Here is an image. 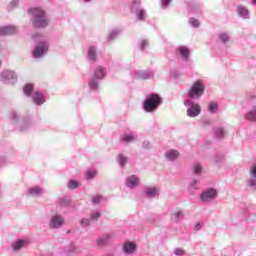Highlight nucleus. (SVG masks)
Returning <instances> with one entry per match:
<instances>
[{"mask_svg": "<svg viewBox=\"0 0 256 256\" xmlns=\"http://www.w3.org/2000/svg\"><path fill=\"white\" fill-rule=\"evenodd\" d=\"M177 52L180 54L183 60H189L190 50L187 46H178Z\"/></svg>", "mask_w": 256, "mask_h": 256, "instance_id": "17", "label": "nucleus"}, {"mask_svg": "<svg viewBox=\"0 0 256 256\" xmlns=\"http://www.w3.org/2000/svg\"><path fill=\"white\" fill-rule=\"evenodd\" d=\"M33 39L37 44L33 50L34 58H41L49 50V40L43 34H33Z\"/></svg>", "mask_w": 256, "mask_h": 256, "instance_id": "1", "label": "nucleus"}, {"mask_svg": "<svg viewBox=\"0 0 256 256\" xmlns=\"http://www.w3.org/2000/svg\"><path fill=\"white\" fill-rule=\"evenodd\" d=\"M145 193L147 197H156L159 195L158 187H146Z\"/></svg>", "mask_w": 256, "mask_h": 256, "instance_id": "25", "label": "nucleus"}, {"mask_svg": "<svg viewBox=\"0 0 256 256\" xmlns=\"http://www.w3.org/2000/svg\"><path fill=\"white\" fill-rule=\"evenodd\" d=\"M137 248L138 245L134 241H125V243H123L122 250L125 255H134V253L137 251Z\"/></svg>", "mask_w": 256, "mask_h": 256, "instance_id": "10", "label": "nucleus"}, {"mask_svg": "<svg viewBox=\"0 0 256 256\" xmlns=\"http://www.w3.org/2000/svg\"><path fill=\"white\" fill-rule=\"evenodd\" d=\"M252 178L248 179V185L251 189H256V164L251 168Z\"/></svg>", "mask_w": 256, "mask_h": 256, "instance_id": "21", "label": "nucleus"}, {"mask_svg": "<svg viewBox=\"0 0 256 256\" xmlns=\"http://www.w3.org/2000/svg\"><path fill=\"white\" fill-rule=\"evenodd\" d=\"M204 92H205V85L201 80H197L196 82H194V84H192L188 92V96L189 98H201Z\"/></svg>", "mask_w": 256, "mask_h": 256, "instance_id": "5", "label": "nucleus"}, {"mask_svg": "<svg viewBox=\"0 0 256 256\" xmlns=\"http://www.w3.org/2000/svg\"><path fill=\"white\" fill-rule=\"evenodd\" d=\"M174 255L184 256L185 255V249H181L180 247H176V249H174Z\"/></svg>", "mask_w": 256, "mask_h": 256, "instance_id": "40", "label": "nucleus"}, {"mask_svg": "<svg viewBox=\"0 0 256 256\" xmlns=\"http://www.w3.org/2000/svg\"><path fill=\"white\" fill-rule=\"evenodd\" d=\"M76 249V245H74V243H71L70 245H68V247H65L64 252L66 255H72L73 253H75Z\"/></svg>", "mask_w": 256, "mask_h": 256, "instance_id": "28", "label": "nucleus"}, {"mask_svg": "<svg viewBox=\"0 0 256 256\" xmlns=\"http://www.w3.org/2000/svg\"><path fill=\"white\" fill-rule=\"evenodd\" d=\"M101 199H102L101 195H95V197H93L92 201L94 204H97V203H100Z\"/></svg>", "mask_w": 256, "mask_h": 256, "instance_id": "48", "label": "nucleus"}, {"mask_svg": "<svg viewBox=\"0 0 256 256\" xmlns=\"http://www.w3.org/2000/svg\"><path fill=\"white\" fill-rule=\"evenodd\" d=\"M189 23L192 27H200V22L198 21V19L192 18L190 19Z\"/></svg>", "mask_w": 256, "mask_h": 256, "instance_id": "44", "label": "nucleus"}, {"mask_svg": "<svg viewBox=\"0 0 256 256\" xmlns=\"http://www.w3.org/2000/svg\"><path fill=\"white\" fill-rule=\"evenodd\" d=\"M253 5H256V0H252Z\"/></svg>", "mask_w": 256, "mask_h": 256, "instance_id": "53", "label": "nucleus"}, {"mask_svg": "<svg viewBox=\"0 0 256 256\" xmlns=\"http://www.w3.org/2000/svg\"><path fill=\"white\" fill-rule=\"evenodd\" d=\"M109 241H111V235L106 234L102 237H98V239H96V244L98 245V247H104L109 243Z\"/></svg>", "mask_w": 256, "mask_h": 256, "instance_id": "19", "label": "nucleus"}, {"mask_svg": "<svg viewBox=\"0 0 256 256\" xmlns=\"http://www.w3.org/2000/svg\"><path fill=\"white\" fill-rule=\"evenodd\" d=\"M119 33L120 30H111L107 40H114L115 38L119 37Z\"/></svg>", "mask_w": 256, "mask_h": 256, "instance_id": "33", "label": "nucleus"}, {"mask_svg": "<svg viewBox=\"0 0 256 256\" xmlns=\"http://www.w3.org/2000/svg\"><path fill=\"white\" fill-rule=\"evenodd\" d=\"M202 171H203V166H201V164L199 163L194 164V173H196L197 175H200Z\"/></svg>", "mask_w": 256, "mask_h": 256, "instance_id": "38", "label": "nucleus"}, {"mask_svg": "<svg viewBox=\"0 0 256 256\" xmlns=\"http://www.w3.org/2000/svg\"><path fill=\"white\" fill-rule=\"evenodd\" d=\"M184 216L185 215H184L183 211H181V210L175 211V213H174V219L176 222H179L181 219H183Z\"/></svg>", "mask_w": 256, "mask_h": 256, "instance_id": "36", "label": "nucleus"}, {"mask_svg": "<svg viewBox=\"0 0 256 256\" xmlns=\"http://www.w3.org/2000/svg\"><path fill=\"white\" fill-rule=\"evenodd\" d=\"M154 72L151 70H135L134 77L140 78L142 80H148L149 78H153Z\"/></svg>", "mask_w": 256, "mask_h": 256, "instance_id": "13", "label": "nucleus"}, {"mask_svg": "<svg viewBox=\"0 0 256 256\" xmlns=\"http://www.w3.org/2000/svg\"><path fill=\"white\" fill-rule=\"evenodd\" d=\"M19 5V0H13L10 2V5H8L9 9H13L14 7H17Z\"/></svg>", "mask_w": 256, "mask_h": 256, "instance_id": "47", "label": "nucleus"}, {"mask_svg": "<svg viewBox=\"0 0 256 256\" xmlns=\"http://www.w3.org/2000/svg\"><path fill=\"white\" fill-rule=\"evenodd\" d=\"M246 118L250 122H256V106H253L252 109L247 112Z\"/></svg>", "mask_w": 256, "mask_h": 256, "instance_id": "27", "label": "nucleus"}, {"mask_svg": "<svg viewBox=\"0 0 256 256\" xmlns=\"http://www.w3.org/2000/svg\"><path fill=\"white\" fill-rule=\"evenodd\" d=\"M17 33L16 26H0V35H15Z\"/></svg>", "mask_w": 256, "mask_h": 256, "instance_id": "15", "label": "nucleus"}, {"mask_svg": "<svg viewBox=\"0 0 256 256\" xmlns=\"http://www.w3.org/2000/svg\"><path fill=\"white\" fill-rule=\"evenodd\" d=\"M99 217H101L100 211H92V213H91V219L97 220V219H99Z\"/></svg>", "mask_w": 256, "mask_h": 256, "instance_id": "45", "label": "nucleus"}, {"mask_svg": "<svg viewBox=\"0 0 256 256\" xmlns=\"http://www.w3.org/2000/svg\"><path fill=\"white\" fill-rule=\"evenodd\" d=\"M172 0H162V7L166 8L169 7Z\"/></svg>", "mask_w": 256, "mask_h": 256, "instance_id": "50", "label": "nucleus"}, {"mask_svg": "<svg viewBox=\"0 0 256 256\" xmlns=\"http://www.w3.org/2000/svg\"><path fill=\"white\" fill-rule=\"evenodd\" d=\"M163 100L159 94H150L144 101V110L154 112L162 104Z\"/></svg>", "mask_w": 256, "mask_h": 256, "instance_id": "3", "label": "nucleus"}, {"mask_svg": "<svg viewBox=\"0 0 256 256\" xmlns=\"http://www.w3.org/2000/svg\"><path fill=\"white\" fill-rule=\"evenodd\" d=\"M198 184V179H193L189 184V189H196Z\"/></svg>", "mask_w": 256, "mask_h": 256, "instance_id": "46", "label": "nucleus"}, {"mask_svg": "<svg viewBox=\"0 0 256 256\" xmlns=\"http://www.w3.org/2000/svg\"><path fill=\"white\" fill-rule=\"evenodd\" d=\"M217 189L214 187H211L210 189H205V191H202L200 195V199L202 201H211L212 199H215L217 197Z\"/></svg>", "mask_w": 256, "mask_h": 256, "instance_id": "11", "label": "nucleus"}, {"mask_svg": "<svg viewBox=\"0 0 256 256\" xmlns=\"http://www.w3.org/2000/svg\"><path fill=\"white\" fill-rule=\"evenodd\" d=\"M32 124H31V120L30 119H26V120H21L19 122V130L21 132H25L26 130H29V128H31Z\"/></svg>", "mask_w": 256, "mask_h": 256, "instance_id": "23", "label": "nucleus"}, {"mask_svg": "<svg viewBox=\"0 0 256 256\" xmlns=\"http://www.w3.org/2000/svg\"><path fill=\"white\" fill-rule=\"evenodd\" d=\"M177 158H179V152L177 150H168V152H166L167 160L174 161L177 160Z\"/></svg>", "mask_w": 256, "mask_h": 256, "instance_id": "26", "label": "nucleus"}, {"mask_svg": "<svg viewBox=\"0 0 256 256\" xmlns=\"http://www.w3.org/2000/svg\"><path fill=\"white\" fill-rule=\"evenodd\" d=\"M184 104L187 106V116L190 118H196L199 116V114H201L200 104L193 102V100H185Z\"/></svg>", "mask_w": 256, "mask_h": 256, "instance_id": "6", "label": "nucleus"}, {"mask_svg": "<svg viewBox=\"0 0 256 256\" xmlns=\"http://www.w3.org/2000/svg\"><path fill=\"white\" fill-rule=\"evenodd\" d=\"M79 186V181H76L75 179H70L68 182L69 189H76Z\"/></svg>", "mask_w": 256, "mask_h": 256, "instance_id": "35", "label": "nucleus"}, {"mask_svg": "<svg viewBox=\"0 0 256 256\" xmlns=\"http://www.w3.org/2000/svg\"><path fill=\"white\" fill-rule=\"evenodd\" d=\"M218 38L224 42V44H226L229 41V36L228 34H226V32H220V34H218Z\"/></svg>", "mask_w": 256, "mask_h": 256, "instance_id": "34", "label": "nucleus"}, {"mask_svg": "<svg viewBox=\"0 0 256 256\" xmlns=\"http://www.w3.org/2000/svg\"><path fill=\"white\" fill-rule=\"evenodd\" d=\"M143 148H150L151 144L150 142H143Z\"/></svg>", "mask_w": 256, "mask_h": 256, "instance_id": "51", "label": "nucleus"}, {"mask_svg": "<svg viewBox=\"0 0 256 256\" xmlns=\"http://www.w3.org/2000/svg\"><path fill=\"white\" fill-rule=\"evenodd\" d=\"M33 90H34L33 84H26L24 86V94H26V96H30Z\"/></svg>", "mask_w": 256, "mask_h": 256, "instance_id": "31", "label": "nucleus"}, {"mask_svg": "<svg viewBox=\"0 0 256 256\" xmlns=\"http://www.w3.org/2000/svg\"><path fill=\"white\" fill-rule=\"evenodd\" d=\"M29 13L33 16L32 24L34 27H37V29H42V27H47L49 22L47 19V15H45V11L35 8V9H30Z\"/></svg>", "mask_w": 256, "mask_h": 256, "instance_id": "2", "label": "nucleus"}, {"mask_svg": "<svg viewBox=\"0 0 256 256\" xmlns=\"http://www.w3.org/2000/svg\"><path fill=\"white\" fill-rule=\"evenodd\" d=\"M204 223L202 221H198L196 224H195V229L196 231H200V229H202Z\"/></svg>", "mask_w": 256, "mask_h": 256, "instance_id": "49", "label": "nucleus"}, {"mask_svg": "<svg viewBox=\"0 0 256 256\" xmlns=\"http://www.w3.org/2000/svg\"><path fill=\"white\" fill-rule=\"evenodd\" d=\"M106 74L105 68L103 66H97L94 70V76L89 80L90 90H98L99 82L104 78Z\"/></svg>", "mask_w": 256, "mask_h": 256, "instance_id": "4", "label": "nucleus"}, {"mask_svg": "<svg viewBox=\"0 0 256 256\" xmlns=\"http://www.w3.org/2000/svg\"><path fill=\"white\" fill-rule=\"evenodd\" d=\"M28 245L29 239H17L16 241H13L12 249L13 251H20L21 249H24V247H28Z\"/></svg>", "mask_w": 256, "mask_h": 256, "instance_id": "14", "label": "nucleus"}, {"mask_svg": "<svg viewBox=\"0 0 256 256\" xmlns=\"http://www.w3.org/2000/svg\"><path fill=\"white\" fill-rule=\"evenodd\" d=\"M64 223L65 219L63 215H59V213H55L50 219L51 229H59L60 227H62V225H64Z\"/></svg>", "mask_w": 256, "mask_h": 256, "instance_id": "9", "label": "nucleus"}, {"mask_svg": "<svg viewBox=\"0 0 256 256\" xmlns=\"http://www.w3.org/2000/svg\"><path fill=\"white\" fill-rule=\"evenodd\" d=\"M96 170H87L86 172V179H92V177H94V175H96Z\"/></svg>", "mask_w": 256, "mask_h": 256, "instance_id": "43", "label": "nucleus"}, {"mask_svg": "<svg viewBox=\"0 0 256 256\" xmlns=\"http://www.w3.org/2000/svg\"><path fill=\"white\" fill-rule=\"evenodd\" d=\"M58 203L64 207L70 205L71 201L70 199H67V197H60V199H58Z\"/></svg>", "mask_w": 256, "mask_h": 256, "instance_id": "32", "label": "nucleus"}, {"mask_svg": "<svg viewBox=\"0 0 256 256\" xmlns=\"http://www.w3.org/2000/svg\"><path fill=\"white\" fill-rule=\"evenodd\" d=\"M215 162H220V160L218 158H215Z\"/></svg>", "mask_w": 256, "mask_h": 256, "instance_id": "54", "label": "nucleus"}, {"mask_svg": "<svg viewBox=\"0 0 256 256\" xmlns=\"http://www.w3.org/2000/svg\"><path fill=\"white\" fill-rule=\"evenodd\" d=\"M214 134H215L216 138H219V139L224 138L225 130H224V128H216L214 130Z\"/></svg>", "mask_w": 256, "mask_h": 256, "instance_id": "30", "label": "nucleus"}, {"mask_svg": "<svg viewBox=\"0 0 256 256\" xmlns=\"http://www.w3.org/2000/svg\"><path fill=\"white\" fill-rule=\"evenodd\" d=\"M147 46H149V40H147V39H142V40L140 41V48H141V50H145V48H146Z\"/></svg>", "mask_w": 256, "mask_h": 256, "instance_id": "42", "label": "nucleus"}, {"mask_svg": "<svg viewBox=\"0 0 256 256\" xmlns=\"http://www.w3.org/2000/svg\"><path fill=\"white\" fill-rule=\"evenodd\" d=\"M97 46L91 45L87 50V58L95 62L97 60Z\"/></svg>", "mask_w": 256, "mask_h": 256, "instance_id": "16", "label": "nucleus"}, {"mask_svg": "<svg viewBox=\"0 0 256 256\" xmlns=\"http://www.w3.org/2000/svg\"><path fill=\"white\" fill-rule=\"evenodd\" d=\"M140 3H141V0L133 1L131 11L133 13H135V15L139 21H145L147 15H146L144 9H141L140 7H138V5H140Z\"/></svg>", "mask_w": 256, "mask_h": 256, "instance_id": "8", "label": "nucleus"}, {"mask_svg": "<svg viewBox=\"0 0 256 256\" xmlns=\"http://www.w3.org/2000/svg\"><path fill=\"white\" fill-rule=\"evenodd\" d=\"M237 13L242 19H249L250 15L247 7L240 5L239 7H237Z\"/></svg>", "mask_w": 256, "mask_h": 256, "instance_id": "22", "label": "nucleus"}, {"mask_svg": "<svg viewBox=\"0 0 256 256\" xmlns=\"http://www.w3.org/2000/svg\"><path fill=\"white\" fill-rule=\"evenodd\" d=\"M6 162L5 158H0V166H3V164Z\"/></svg>", "mask_w": 256, "mask_h": 256, "instance_id": "52", "label": "nucleus"}, {"mask_svg": "<svg viewBox=\"0 0 256 256\" xmlns=\"http://www.w3.org/2000/svg\"><path fill=\"white\" fill-rule=\"evenodd\" d=\"M127 162H128V158L124 156V154L118 155V163L120 167L126 166Z\"/></svg>", "mask_w": 256, "mask_h": 256, "instance_id": "29", "label": "nucleus"}, {"mask_svg": "<svg viewBox=\"0 0 256 256\" xmlns=\"http://www.w3.org/2000/svg\"><path fill=\"white\" fill-rule=\"evenodd\" d=\"M138 140V134L136 132H129V134H123L120 138V144H131Z\"/></svg>", "mask_w": 256, "mask_h": 256, "instance_id": "12", "label": "nucleus"}, {"mask_svg": "<svg viewBox=\"0 0 256 256\" xmlns=\"http://www.w3.org/2000/svg\"><path fill=\"white\" fill-rule=\"evenodd\" d=\"M0 80L4 84H15L18 80V76L14 70H3L0 74Z\"/></svg>", "mask_w": 256, "mask_h": 256, "instance_id": "7", "label": "nucleus"}, {"mask_svg": "<svg viewBox=\"0 0 256 256\" xmlns=\"http://www.w3.org/2000/svg\"><path fill=\"white\" fill-rule=\"evenodd\" d=\"M220 160H223V157H221Z\"/></svg>", "mask_w": 256, "mask_h": 256, "instance_id": "56", "label": "nucleus"}, {"mask_svg": "<svg viewBox=\"0 0 256 256\" xmlns=\"http://www.w3.org/2000/svg\"><path fill=\"white\" fill-rule=\"evenodd\" d=\"M126 185L130 189H133L134 187H137V185H139L138 176H128V178L126 179Z\"/></svg>", "mask_w": 256, "mask_h": 256, "instance_id": "18", "label": "nucleus"}, {"mask_svg": "<svg viewBox=\"0 0 256 256\" xmlns=\"http://www.w3.org/2000/svg\"><path fill=\"white\" fill-rule=\"evenodd\" d=\"M218 110V104L217 102H210L209 104V112H216Z\"/></svg>", "mask_w": 256, "mask_h": 256, "instance_id": "37", "label": "nucleus"}, {"mask_svg": "<svg viewBox=\"0 0 256 256\" xmlns=\"http://www.w3.org/2000/svg\"><path fill=\"white\" fill-rule=\"evenodd\" d=\"M104 256H112V255H109V254H108V255H104Z\"/></svg>", "mask_w": 256, "mask_h": 256, "instance_id": "55", "label": "nucleus"}, {"mask_svg": "<svg viewBox=\"0 0 256 256\" xmlns=\"http://www.w3.org/2000/svg\"><path fill=\"white\" fill-rule=\"evenodd\" d=\"M10 118L13 122H16L19 119V114L15 110L10 112Z\"/></svg>", "mask_w": 256, "mask_h": 256, "instance_id": "41", "label": "nucleus"}, {"mask_svg": "<svg viewBox=\"0 0 256 256\" xmlns=\"http://www.w3.org/2000/svg\"><path fill=\"white\" fill-rule=\"evenodd\" d=\"M90 223H91V219H88L87 217L80 219V225L82 227H87L88 225H90Z\"/></svg>", "mask_w": 256, "mask_h": 256, "instance_id": "39", "label": "nucleus"}, {"mask_svg": "<svg viewBox=\"0 0 256 256\" xmlns=\"http://www.w3.org/2000/svg\"><path fill=\"white\" fill-rule=\"evenodd\" d=\"M32 98H33V102L37 105L44 104L45 102V96H43V94L39 91L34 92V94L32 95Z\"/></svg>", "mask_w": 256, "mask_h": 256, "instance_id": "20", "label": "nucleus"}, {"mask_svg": "<svg viewBox=\"0 0 256 256\" xmlns=\"http://www.w3.org/2000/svg\"><path fill=\"white\" fill-rule=\"evenodd\" d=\"M29 193L34 197H38L39 195H42L44 193V189L43 187H39V185H35L34 187H31L29 189Z\"/></svg>", "mask_w": 256, "mask_h": 256, "instance_id": "24", "label": "nucleus"}]
</instances>
